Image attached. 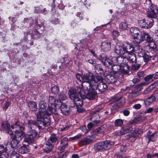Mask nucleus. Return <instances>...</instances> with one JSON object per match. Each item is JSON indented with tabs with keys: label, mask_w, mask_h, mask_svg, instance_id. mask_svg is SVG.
<instances>
[{
	"label": "nucleus",
	"mask_w": 158,
	"mask_h": 158,
	"mask_svg": "<svg viewBox=\"0 0 158 158\" xmlns=\"http://www.w3.org/2000/svg\"><path fill=\"white\" fill-rule=\"evenodd\" d=\"M55 102L56 99L54 97L50 96L48 99V108L47 110V104L45 102L41 101L39 102V112L37 115V123L39 129H44L46 126L50 125V120L48 117L51 114L57 113Z\"/></svg>",
	"instance_id": "1"
},
{
	"label": "nucleus",
	"mask_w": 158,
	"mask_h": 158,
	"mask_svg": "<svg viewBox=\"0 0 158 158\" xmlns=\"http://www.w3.org/2000/svg\"><path fill=\"white\" fill-rule=\"evenodd\" d=\"M100 59L106 67L112 69V72L116 74V76H119V72L124 74L127 73L129 69V66L125 64L123 66L122 58L121 57H118L110 56L107 58L106 55L104 53H102L100 55Z\"/></svg>",
	"instance_id": "2"
},
{
	"label": "nucleus",
	"mask_w": 158,
	"mask_h": 158,
	"mask_svg": "<svg viewBox=\"0 0 158 158\" xmlns=\"http://www.w3.org/2000/svg\"><path fill=\"white\" fill-rule=\"evenodd\" d=\"M114 51L117 55L126 58L129 62L135 63L136 57L133 54L134 49L131 44L126 42L122 45L117 44L115 48Z\"/></svg>",
	"instance_id": "3"
},
{
	"label": "nucleus",
	"mask_w": 158,
	"mask_h": 158,
	"mask_svg": "<svg viewBox=\"0 0 158 158\" xmlns=\"http://www.w3.org/2000/svg\"><path fill=\"white\" fill-rule=\"evenodd\" d=\"M82 84V89L79 87L77 89H73L76 95L77 94L79 97L83 98H86L89 100L94 99L97 95V92L95 91V89L93 86H84Z\"/></svg>",
	"instance_id": "4"
},
{
	"label": "nucleus",
	"mask_w": 158,
	"mask_h": 158,
	"mask_svg": "<svg viewBox=\"0 0 158 158\" xmlns=\"http://www.w3.org/2000/svg\"><path fill=\"white\" fill-rule=\"evenodd\" d=\"M81 80L82 82L87 83L88 87H92L94 84L101 81L102 80V77L100 76H95L92 73L88 72L82 76Z\"/></svg>",
	"instance_id": "5"
},
{
	"label": "nucleus",
	"mask_w": 158,
	"mask_h": 158,
	"mask_svg": "<svg viewBox=\"0 0 158 158\" xmlns=\"http://www.w3.org/2000/svg\"><path fill=\"white\" fill-rule=\"evenodd\" d=\"M24 127L20 126V141L23 140V142L30 143L34 141V139L38 135L37 132L35 130H31L27 135L25 134L24 131Z\"/></svg>",
	"instance_id": "6"
},
{
	"label": "nucleus",
	"mask_w": 158,
	"mask_h": 158,
	"mask_svg": "<svg viewBox=\"0 0 158 158\" xmlns=\"http://www.w3.org/2000/svg\"><path fill=\"white\" fill-rule=\"evenodd\" d=\"M68 94L69 98L73 100L74 102V104L77 107V111L79 113L82 112L84 110L80 108L83 105L82 100L79 97L78 95L75 94L74 90L73 89H70L69 91Z\"/></svg>",
	"instance_id": "7"
},
{
	"label": "nucleus",
	"mask_w": 158,
	"mask_h": 158,
	"mask_svg": "<svg viewBox=\"0 0 158 158\" xmlns=\"http://www.w3.org/2000/svg\"><path fill=\"white\" fill-rule=\"evenodd\" d=\"M145 6L147 9V16L150 18H156L158 15V8L157 6L154 4H152L150 6Z\"/></svg>",
	"instance_id": "8"
},
{
	"label": "nucleus",
	"mask_w": 158,
	"mask_h": 158,
	"mask_svg": "<svg viewBox=\"0 0 158 158\" xmlns=\"http://www.w3.org/2000/svg\"><path fill=\"white\" fill-rule=\"evenodd\" d=\"M114 144V143L110 142L109 140H106L104 142L97 143L94 145V148L96 150H107L111 147Z\"/></svg>",
	"instance_id": "9"
},
{
	"label": "nucleus",
	"mask_w": 158,
	"mask_h": 158,
	"mask_svg": "<svg viewBox=\"0 0 158 158\" xmlns=\"http://www.w3.org/2000/svg\"><path fill=\"white\" fill-rule=\"evenodd\" d=\"M107 71H106L104 74V79L108 83H111L115 82L117 77L119 76H116V74L111 72L109 74H107Z\"/></svg>",
	"instance_id": "10"
},
{
	"label": "nucleus",
	"mask_w": 158,
	"mask_h": 158,
	"mask_svg": "<svg viewBox=\"0 0 158 158\" xmlns=\"http://www.w3.org/2000/svg\"><path fill=\"white\" fill-rule=\"evenodd\" d=\"M103 78L101 81H98L100 82L98 85H96V84H94L93 86L95 89H98V90L101 92H103L106 91L107 88V87L106 84L102 81Z\"/></svg>",
	"instance_id": "11"
},
{
	"label": "nucleus",
	"mask_w": 158,
	"mask_h": 158,
	"mask_svg": "<svg viewBox=\"0 0 158 158\" xmlns=\"http://www.w3.org/2000/svg\"><path fill=\"white\" fill-rule=\"evenodd\" d=\"M94 139V136H88L84 139L80 141L79 143L81 146L88 144L93 142Z\"/></svg>",
	"instance_id": "12"
},
{
	"label": "nucleus",
	"mask_w": 158,
	"mask_h": 158,
	"mask_svg": "<svg viewBox=\"0 0 158 158\" xmlns=\"http://www.w3.org/2000/svg\"><path fill=\"white\" fill-rule=\"evenodd\" d=\"M68 139L66 137H64L62 139L60 143V145L58 147V149L61 152H63L65 148L68 145Z\"/></svg>",
	"instance_id": "13"
},
{
	"label": "nucleus",
	"mask_w": 158,
	"mask_h": 158,
	"mask_svg": "<svg viewBox=\"0 0 158 158\" xmlns=\"http://www.w3.org/2000/svg\"><path fill=\"white\" fill-rule=\"evenodd\" d=\"M62 113L64 115L68 114L69 112V108L64 103H60L59 105Z\"/></svg>",
	"instance_id": "14"
},
{
	"label": "nucleus",
	"mask_w": 158,
	"mask_h": 158,
	"mask_svg": "<svg viewBox=\"0 0 158 158\" xmlns=\"http://www.w3.org/2000/svg\"><path fill=\"white\" fill-rule=\"evenodd\" d=\"M67 98V96L64 94L61 93L59 95L58 99L57 101L56 100L55 105L56 107L57 106L59 107V105H60V103H63L61 102V100L64 101L66 100Z\"/></svg>",
	"instance_id": "15"
},
{
	"label": "nucleus",
	"mask_w": 158,
	"mask_h": 158,
	"mask_svg": "<svg viewBox=\"0 0 158 158\" xmlns=\"http://www.w3.org/2000/svg\"><path fill=\"white\" fill-rule=\"evenodd\" d=\"M158 86V80L155 81L153 83L151 84L148 87L146 88L144 91V93L145 94H147L153 90L156 87Z\"/></svg>",
	"instance_id": "16"
},
{
	"label": "nucleus",
	"mask_w": 158,
	"mask_h": 158,
	"mask_svg": "<svg viewBox=\"0 0 158 158\" xmlns=\"http://www.w3.org/2000/svg\"><path fill=\"white\" fill-rule=\"evenodd\" d=\"M101 46L102 49L104 51H108L110 48V43L107 41H105L102 43Z\"/></svg>",
	"instance_id": "17"
},
{
	"label": "nucleus",
	"mask_w": 158,
	"mask_h": 158,
	"mask_svg": "<svg viewBox=\"0 0 158 158\" xmlns=\"http://www.w3.org/2000/svg\"><path fill=\"white\" fill-rule=\"evenodd\" d=\"M135 41L138 43H140L143 41V31H140L139 33L133 37Z\"/></svg>",
	"instance_id": "18"
},
{
	"label": "nucleus",
	"mask_w": 158,
	"mask_h": 158,
	"mask_svg": "<svg viewBox=\"0 0 158 158\" xmlns=\"http://www.w3.org/2000/svg\"><path fill=\"white\" fill-rule=\"evenodd\" d=\"M140 31L139 29L136 27H132L130 29V34L134 37L138 33H139Z\"/></svg>",
	"instance_id": "19"
},
{
	"label": "nucleus",
	"mask_w": 158,
	"mask_h": 158,
	"mask_svg": "<svg viewBox=\"0 0 158 158\" xmlns=\"http://www.w3.org/2000/svg\"><path fill=\"white\" fill-rule=\"evenodd\" d=\"M53 148V146L49 142H47L45 144V147L44 149V151L47 153L51 152Z\"/></svg>",
	"instance_id": "20"
},
{
	"label": "nucleus",
	"mask_w": 158,
	"mask_h": 158,
	"mask_svg": "<svg viewBox=\"0 0 158 158\" xmlns=\"http://www.w3.org/2000/svg\"><path fill=\"white\" fill-rule=\"evenodd\" d=\"M19 139H12L10 142V145L11 148H16L19 147Z\"/></svg>",
	"instance_id": "21"
},
{
	"label": "nucleus",
	"mask_w": 158,
	"mask_h": 158,
	"mask_svg": "<svg viewBox=\"0 0 158 158\" xmlns=\"http://www.w3.org/2000/svg\"><path fill=\"white\" fill-rule=\"evenodd\" d=\"M29 108L32 111H36L37 109V104L34 101L30 102L28 104Z\"/></svg>",
	"instance_id": "22"
},
{
	"label": "nucleus",
	"mask_w": 158,
	"mask_h": 158,
	"mask_svg": "<svg viewBox=\"0 0 158 158\" xmlns=\"http://www.w3.org/2000/svg\"><path fill=\"white\" fill-rule=\"evenodd\" d=\"M156 98L154 96H151L148 98V100L144 101L146 105H149L153 102L156 101Z\"/></svg>",
	"instance_id": "23"
},
{
	"label": "nucleus",
	"mask_w": 158,
	"mask_h": 158,
	"mask_svg": "<svg viewBox=\"0 0 158 158\" xmlns=\"http://www.w3.org/2000/svg\"><path fill=\"white\" fill-rule=\"evenodd\" d=\"M138 23L141 27L147 29L148 28V25L145 21L144 19L139 20Z\"/></svg>",
	"instance_id": "24"
},
{
	"label": "nucleus",
	"mask_w": 158,
	"mask_h": 158,
	"mask_svg": "<svg viewBox=\"0 0 158 158\" xmlns=\"http://www.w3.org/2000/svg\"><path fill=\"white\" fill-rule=\"evenodd\" d=\"M156 134H152L151 135H148L146 137V139L147 141H148V143L150 141H154L156 138Z\"/></svg>",
	"instance_id": "25"
},
{
	"label": "nucleus",
	"mask_w": 158,
	"mask_h": 158,
	"mask_svg": "<svg viewBox=\"0 0 158 158\" xmlns=\"http://www.w3.org/2000/svg\"><path fill=\"white\" fill-rule=\"evenodd\" d=\"M143 40H145L148 42L153 40L152 38L148 33L143 31Z\"/></svg>",
	"instance_id": "26"
},
{
	"label": "nucleus",
	"mask_w": 158,
	"mask_h": 158,
	"mask_svg": "<svg viewBox=\"0 0 158 158\" xmlns=\"http://www.w3.org/2000/svg\"><path fill=\"white\" fill-rule=\"evenodd\" d=\"M2 127L5 131H8L10 129V124L7 121H5L2 123Z\"/></svg>",
	"instance_id": "27"
},
{
	"label": "nucleus",
	"mask_w": 158,
	"mask_h": 158,
	"mask_svg": "<svg viewBox=\"0 0 158 158\" xmlns=\"http://www.w3.org/2000/svg\"><path fill=\"white\" fill-rule=\"evenodd\" d=\"M35 12L36 13L41 12L44 14H45L46 10L45 8H43L42 6H40L38 7H35Z\"/></svg>",
	"instance_id": "28"
},
{
	"label": "nucleus",
	"mask_w": 158,
	"mask_h": 158,
	"mask_svg": "<svg viewBox=\"0 0 158 158\" xmlns=\"http://www.w3.org/2000/svg\"><path fill=\"white\" fill-rule=\"evenodd\" d=\"M106 127L107 126L106 125H103L101 127L96 129L95 131L98 133H101L105 131L106 130Z\"/></svg>",
	"instance_id": "29"
},
{
	"label": "nucleus",
	"mask_w": 158,
	"mask_h": 158,
	"mask_svg": "<svg viewBox=\"0 0 158 158\" xmlns=\"http://www.w3.org/2000/svg\"><path fill=\"white\" fill-rule=\"evenodd\" d=\"M143 57L145 62H147L149 60H153L154 58V56H149L147 53L144 54L143 56Z\"/></svg>",
	"instance_id": "30"
},
{
	"label": "nucleus",
	"mask_w": 158,
	"mask_h": 158,
	"mask_svg": "<svg viewBox=\"0 0 158 158\" xmlns=\"http://www.w3.org/2000/svg\"><path fill=\"white\" fill-rule=\"evenodd\" d=\"M144 80L146 83L148 84L153 81L154 79L152 75H149L144 78Z\"/></svg>",
	"instance_id": "31"
},
{
	"label": "nucleus",
	"mask_w": 158,
	"mask_h": 158,
	"mask_svg": "<svg viewBox=\"0 0 158 158\" xmlns=\"http://www.w3.org/2000/svg\"><path fill=\"white\" fill-rule=\"evenodd\" d=\"M121 130L123 135L131 131L132 130V128L131 127H124L122 128Z\"/></svg>",
	"instance_id": "32"
},
{
	"label": "nucleus",
	"mask_w": 158,
	"mask_h": 158,
	"mask_svg": "<svg viewBox=\"0 0 158 158\" xmlns=\"http://www.w3.org/2000/svg\"><path fill=\"white\" fill-rule=\"evenodd\" d=\"M143 131L141 129H136L133 131V135L135 137L139 136V135L142 134Z\"/></svg>",
	"instance_id": "33"
},
{
	"label": "nucleus",
	"mask_w": 158,
	"mask_h": 158,
	"mask_svg": "<svg viewBox=\"0 0 158 158\" xmlns=\"http://www.w3.org/2000/svg\"><path fill=\"white\" fill-rule=\"evenodd\" d=\"M148 44L146 46L147 48H151L152 49L155 48L156 47V46L155 42L152 41L148 42Z\"/></svg>",
	"instance_id": "34"
},
{
	"label": "nucleus",
	"mask_w": 158,
	"mask_h": 158,
	"mask_svg": "<svg viewBox=\"0 0 158 158\" xmlns=\"http://www.w3.org/2000/svg\"><path fill=\"white\" fill-rule=\"evenodd\" d=\"M51 91L52 93L54 94H57L59 91V88L57 86H54L51 88Z\"/></svg>",
	"instance_id": "35"
},
{
	"label": "nucleus",
	"mask_w": 158,
	"mask_h": 158,
	"mask_svg": "<svg viewBox=\"0 0 158 158\" xmlns=\"http://www.w3.org/2000/svg\"><path fill=\"white\" fill-rule=\"evenodd\" d=\"M128 27V24L125 22L121 23L119 25L120 29L122 30L126 29Z\"/></svg>",
	"instance_id": "36"
},
{
	"label": "nucleus",
	"mask_w": 158,
	"mask_h": 158,
	"mask_svg": "<svg viewBox=\"0 0 158 158\" xmlns=\"http://www.w3.org/2000/svg\"><path fill=\"white\" fill-rule=\"evenodd\" d=\"M29 152V150L25 145L20 148V153L25 154Z\"/></svg>",
	"instance_id": "37"
},
{
	"label": "nucleus",
	"mask_w": 158,
	"mask_h": 158,
	"mask_svg": "<svg viewBox=\"0 0 158 158\" xmlns=\"http://www.w3.org/2000/svg\"><path fill=\"white\" fill-rule=\"evenodd\" d=\"M123 121L121 119H117L115 122V125L116 126H121L123 124Z\"/></svg>",
	"instance_id": "38"
},
{
	"label": "nucleus",
	"mask_w": 158,
	"mask_h": 158,
	"mask_svg": "<svg viewBox=\"0 0 158 158\" xmlns=\"http://www.w3.org/2000/svg\"><path fill=\"white\" fill-rule=\"evenodd\" d=\"M136 53L138 54H140L143 51L142 47L140 46H138L136 47V48L134 50Z\"/></svg>",
	"instance_id": "39"
},
{
	"label": "nucleus",
	"mask_w": 158,
	"mask_h": 158,
	"mask_svg": "<svg viewBox=\"0 0 158 158\" xmlns=\"http://www.w3.org/2000/svg\"><path fill=\"white\" fill-rule=\"evenodd\" d=\"M11 127L12 129H14V128H17L18 129H20V122L19 121H16L14 125H11Z\"/></svg>",
	"instance_id": "40"
},
{
	"label": "nucleus",
	"mask_w": 158,
	"mask_h": 158,
	"mask_svg": "<svg viewBox=\"0 0 158 158\" xmlns=\"http://www.w3.org/2000/svg\"><path fill=\"white\" fill-rule=\"evenodd\" d=\"M50 139L52 143L56 142L57 140V139L55 135H51L50 137Z\"/></svg>",
	"instance_id": "41"
},
{
	"label": "nucleus",
	"mask_w": 158,
	"mask_h": 158,
	"mask_svg": "<svg viewBox=\"0 0 158 158\" xmlns=\"http://www.w3.org/2000/svg\"><path fill=\"white\" fill-rule=\"evenodd\" d=\"M19 153L14 152L11 153L10 158H19Z\"/></svg>",
	"instance_id": "42"
},
{
	"label": "nucleus",
	"mask_w": 158,
	"mask_h": 158,
	"mask_svg": "<svg viewBox=\"0 0 158 158\" xmlns=\"http://www.w3.org/2000/svg\"><path fill=\"white\" fill-rule=\"evenodd\" d=\"M10 103L9 102H6L5 103L3 106V110L6 111L8 107L10 105Z\"/></svg>",
	"instance_id": "43"
},
{
	"label": "nucleus",
	"mask_w": 158,
	"mask_h": 158,
	"mask_svg": "<svg viewBox=\"0 0 158 158\" xmlns=\"http://www.w3.org/2000/svg\"><path fill=\"white\" fill-rule=\"evenodd\" d=\"M14 131L15 132V134L14 135L15 139H19V140L20 132L19 130L16 129Z\"/></svg>",
	"instance_id": "44"
},
{
	"label": "nucleus",
	"mask_w": 158,
	"mask_h": 158,
	"mask_svg": "<svg viewBox=\"0 0 158 158\" xmlns=\"http://www.w3.org/2000/svg\"><path fill=\"white\" fill-rule=\"evenodd\" d=\"M9 153L7 152H2L0 155V157L4 158V157L6 158H8L9 157Z\"/></svg>",
	"instance_id": "45"
},
{
	"label": "nucleus",
	"mask_w": 158,
	"mask_h": 158,
	"mask_svg": "<svg viewBox=\"0 0 158 158\" xmlns=\"http://www.w3.org/2000/svg\"><path fill=\"white\" fill-rule=\"evenodd\" d=\"M28 124H29L28 126V127L30 128L31 129V127L30 125H35L36 123L35 121L29 120L28 121Z\"/></svg>",
	"instance_id": "46"
},
{
	"label": "nucleus",
	"mask_w": 158,
	"mask_h": 158,
	"mask_svg": "<svg viewBox=\"0 0 158 158\" xmlns=\"http://www.w3.org/2000/svg\"><path fill=\"white\" fill-rule=\"evenodd\" d=\"M81 137V135L80 134H78L74 136L70 137L69 139L71 140H74L76 139H78Z\"/></svg>",
	"instance_id": "47"
},
{
	"label": "nucleus",
	"mask_w": 158,
	"mask_h": 158,
	"mask_svg": "<svg viewBox=\"0 0 158 158\" xmlns=\"http://www.w3.org/2000/svg\"><path fill=\"white\" fill-rule=\"evenodd\" d=\"M144 76V74L143 72H139L138 73L137 77L140 79L142 78Z\"/></svg>",
	"instance_id": "48"
},
{
	"label": "nucleus",
	"mask_w": 158,
	"mask_h": 158,
	"mask_svg": "<svg viewBox=\"0 0 158 158\" xmlns=\"http://www.w3.org/2000/svg\"><path fill=\"white\" fill-rule=\"evenodd\" d=\"M6 131L8 132V134L10 135V137L12 139H15V135L13 133L12 131L10 130V129L8 130V131Z\"/></svg>",
	"instance_id": "49"
},
{
	"label": "nucleus",
	"mask_w": 158,
	"mask_h": 158,
	"mask_svg": "<svg viewBox=\"0 0 158 158\" xmlns=\"http://www.w3.org/2000/svg\"><path fill=\"white\" fill-rule=\"evenodd\" d=\"M81 130L83 132L85 133H87L88 132V131L86 129V126H83L80 127Z\"/></svg>",
	"instance_id": "50"
},
{
	"label": "nucleus",
	"mask_w": 158,
	"mask_h": 158,
	"mask_svg": "<svg viewBox=\"0 0 158 158\" xmlns=\"http://www.w3.org/2000/svg\"><path fill=\"white\" fill-rule=\"evenodd\" d=\"M112 35L114 37H116L119 35V32L116 30L112 32Z\"/></svg>",
	"instance_id": "51"
},
{
	"label": "nucleus",
	"mask_w": 158,
	"mask_h": 158,
	"mask_svg": "<svg viewBox=\"0 0 158 158\" xmlns=\"http://www.w3.org/2000/svg\"><path fill=\"white\" fill-rule=\"evenodd\" d=\"M141 106L140 104H137L134 105L133 106V108L135 109H139L141 108Z\"/></svg>",
	"instance_id": "52"
},
{
	"label": "nucleus",
	"mask_w": 158,
	"mask_h": 158,
	"mask_svg": "<svg viewBox=\"0 0 158 158\" xmlns=\"http://www.w3.org/2000/svg\"><path fill=\"white\" fill-rule=\"evenodd\" d=\"M76 77L77 79L78 80L82 82L81 78L82 77V76L81 75V74L79 73H77L76 75Z\"/></svg>",
	"instance_id": "53"
},
{
	"label": "nucleus",
	"mask_w": 158,
	"mask_h": 158,
	"mask_svg": "<svg viewBox=\"0 0 158 158\" xmlns=\"http://www.w3.org/2000/svg\"><path fill=\"white\" fill-rule=\"evenodd\" d=\"M153 79H157L158 78V71L152 75Z\"/></svg>",
	"instance_id": "54"
},
{
	"label": "nucleus",
	"mask_w": 158,
	"mask_h": 158,
	"mask_svg": "<svg viewBox=\"0 0 158 158\" xmlns=\"http://www.w3.org/2000/svg\"><path fill=\"white\" fill-rule=\"evenodd\" d=\"M122 133L121 130L116 131L114 133V135L116 136L122 135Z\"/></svg>",
	"instance_id": "55"
},
{
	"label": "nucleus",
	"mask_w": 158,
	"mask_h": 158,
	"mask_svg": "<svg viewBox=\"0 0 158 158\" xmlns=\"http://www.w3.org/2000/svg\"><path fill=\"white\" fill-rule=\"evenodd\" d=\"M139 67V66L135 65L134 64L132 65L131 68L133 70H136L138 69Z\"/></svg>",
	"instance_id": "56"
},
{
	"label": "nucleus",
	"mask_w": 158,
	"mask_h": 158,
	"mask_svg": "<svg viewBox=\"0 0 158 158\" xmlns=\"http://www.w3.org/2000/svg\"><path fill=\"white\" fill-rule=\"evenodd\" d=\"M153 108L152 107L148 108L147 109L146 111L145 112V113H150L153 111Z\"/></svg>",
	"instance_id": "57"
},
{
	"label": "nucleus",
	"mask_w": 158,
	"mask_h": 158,
	"mask_svg": "<svg viewBox=\"0 0 158 158\" xmlns=\"http://www.w3.org/2000/svg\"><path fill=\"white\" fill-rule=\"evenodd\" d=\"M123 113L124 115L127 116L129 114L130 112L128 110H125L123 111Z\"/></svg>",
	"instance_id": "58"
},
{
	"label": "nucleus",
	"mask_w": 158,
	"mask_h": 158,
	"mask_svg": "<svg viewBox=\"0 0 158 158\" xmlns=\"http://www.w3.org/2000/svg\"><path fill=\"white\" fill-rule=\"evenodd\" d=\"M140 80V79L139 78L136 77L135 78L133 79L132 81L134 83H136L137 82L139 81Z\"/></svg>",
	"instance_id": "59"
},
{
	"label": "nucleus",
	"mask_w": 158,
	"mask_h": 158,
	"mask_svg": "<svg viewBox=\"0 0 158 158\" xmlns=\"http://www.w3.org/2000/svg\"><path fill=\"white\" fill-rule=\"evenodd\" d=\"M88 62H89L90 64H95L96 61L95 60L93 59H89L88 60Z\"/></svg>",
	"instance_id": "60"
},
{
	"label": "nucleus",
	"mask_w": 158,
	"mask_h": 158,
	"mask_svg": "<svg viewBox=\"0 0 158 158\" xmlns=\"http://www.w3.org/2000/svg\"><path fill=\"white\" fill-rule=\"evenodd\" d=\"M154 21L153 19H151V21H150V22L149 23V24L148 25V27L150 28L151 27L154 23Z\"/></svg>",
	"instance_id": "61"
},
{
	"label": "nucleus",
	"mask_w": 158,
	"mask_h": 158,
	"mask_svg": "<svg viewBox=\"0 0 158 158\" xmlns=\"http://www.w3.org/2000/svg\"><path fill=\"white\" fill-rule=\"evenodd\" d=\"M93 125L91 123H89L87 125V127L88 128L90 129L93 128Z\"/></svg>",
	"instance_id": "62"
},
{
	"label": "nucleus",
	"mask_w": 158,
	"mask_h": 158,
	"mask_svg": "<svg viewBox=\"0 0 158 158\" xmlns=\"http://www.w3.org/2000/svg\"><path fill=\"white\" fill-rule=\"evenodd\" d=\"M79 156L77 154H73L72 156V158H78Z\"/></svg>",
	"instance_id": "63"
},
{
	"label": "nucleus",
	"mask_w": 158,
	"mask_h": 158,
	"mask_svg": "<svg viewBox=\"0 0 158 158\" xmlns=\"http://www.w3.org/2000/svg\"><path fill=\"white\" fill-rule=\"evenodd\" d=\"M147 157L148 158H152L154 156H152V155H150V154H148Z\"/></svg>",
	"instance_id": "64"
}]
</instances>
